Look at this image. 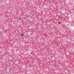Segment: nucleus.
<instances>
[{"instance_id":"nucleus-1","label":"nucleus","mask_w":74,"mask_h":74,"mask_svg":"<svg viewBox=\"0 0 74 74\" xmlns=\"http://www.w3.org/2000/svg\"><path fill=\"white\" fill-rule=\"evenodd\" d=\"M12 70V68H10V69H9V72L10 73L11 72V70Z\"/></svg>"},{"instance_id":"nucleus-2","label":"nucleus","mask_w":74,"mask_h":74,"mask_svg":"<svg viewBox=\"0 0 74 74\" xmlns=\"http://www.w3.org/2000/svg\"><path fill=\"white\" fill-rule=\"evenodd\" d=\"M21 36H23V34L22 33V34H21Z\"/></svg>"},{"instance_id":"nucleus-3","label":"nucleus","mask_w":74,"mask_h":74,"mask_svg":"<svg viewBox=\"0 0 74 74\" xmlns=\"http://www.w3.org/2000/svg\"><path fill=\"white\" fill-rule=\"evenodd\" d=\"M60 23H61L60 22H59L58 23V24H60Z\"/></svg>"},{"instance_id":"nucleus-4","label":"nucleus","mask_w":74,"mask_h":74,"mask_svg":"<svg viewBox=\"0 0 74 74\" xmlns=\"http://www.w3.org/2000/svg\"><path fill=\"white\" fill-rule=\"evenodd\" d=\"M18 19H19V20H20V18H18Z\"/></svg>"},{"instance_id":"nucleus-5","label":"nucleus","mask_w":74,"mask_h":74,"mask_svg":"<svg viewBox=\"0 0 74 74\" xmlns=\"http://www.w3.org/2000/svg\"><path fill=\"white\" fill-rule=\"evenodd\" d=\"M5 54H7V53H5Z\"/></svg>"},{"instance_id":"nucleus-6","label":"nucleus","mask_w":74,"mask_h":74,"mask_svg":"<svg viewBox=\"0 0 74 74\" xmlns=\"http://www.w3.org/2000/svg\"><path fill=\"white\" fill-rule=\"evenodd\" d=\"M45 1H47V0H45Z\"/></svg>"},{"instance_id":"nucleus-7","label":"nucleus","mask_w":74,"mask_h":74,"mask_svg":"<svg viewBox=\"0 0 74 74\" xmlns=\"http://www.w3.org/2000/svg\"><path fill=\"white\" fill-rule=\"evenodd\" d=\"M28 4H29V3H28Z\"/></svg>"}]
</instances>
